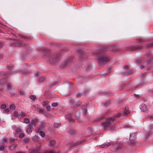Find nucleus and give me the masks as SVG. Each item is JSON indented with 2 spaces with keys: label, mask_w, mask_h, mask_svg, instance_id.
<instances>
[{
  "label": "nucleus",
  "mask_w": 153,
  "mask_h": 153,
  "mask_svg": "<svg viewBox=\"0 0 153 153\" xmlns=\"http://www.w3.org/2000/svg\"><path fill=\"white\" fill-rule=\"evenodd\" d=\"M103 51H102L98 55L99 58L98 61L99 65H102L109 61V58L108 56L104 54H102Z\"/></svg>",
  "instance_id": "f257e3e1"
},
{
  "label": "nucleus",
  "mask_w": 153,
  "mask_h": 153,
  "mask_svg": "<svg viewBox=\"0 0 153 153\" xmlns=\"http://www.w3.org/2000/svg\"><path fill=\"white\" fill-rule=\"evenodd\" d=\"M114 119L113 118H109L106 119L104 122L101 123L102 125L104 127L106 128L109 126L110 125L113 123Z\"/></svg>",
  "instance_id": "f03ea898"
},
{
  "label": "nucleus",
  "mask_w": 153,
  "mask_h": 153,
  "mask_svg": "<svg viewBox=\"0 0 153 153\" xmlns=\"http://www.w3.org/2000/svg\"><path fill=\"white\" fill-rule=\"evenodd\" d=\"M59 58V55L55 54L50 56L48 57V59L50 62L53 63L55 62Z\"/></svg>",
  "instance_id": "7ed1b4c3"
},
{
  "label": "nucleus",
  "mask_w": 153,
  "mask_h": 153,
  "mask_svg": "<svg viewBox=\"0 0 153 153\" xmlns=\"http://www.w3.org/2000/svg\"><path fill=\"white\" fill-rule=\"evenodd\" d=\"M139 107L140 110L143 112H146L148 109L146 105L143 104L141 105Z\"/></svg>",
  "instance_id": "20e7f679"
},
{
  "label": "nucleus",
  "mask_w": 153,
  "mask_h": 153,
  "mask_svg": "<svg viewBox=\"0 0 153 153\" xmlns=\"http://www.w3.org/2000/svg\"><path fill=\"white\" fill-rule=\"evenodd\" d=\"M111 145V143L110 142H108L103 143L100 146V147L101 148H105L110 146Z\"/></svg>",
  "instance_id": "39448f33"
},
{
  "label": "nucleus",
  "mask_w": 153,
  "mask_h": 153,
  "mask_svg": "<svg viewBox=\"0 0 153 153\" xmlns=\"http://www.w3.org/2000/svg\"><path fill=\"white\" fill-rule=\"evenodd\" d=\"M129 113V111L126 108L124 109V111L123 112L121 113L122 114V116H125L128 114Z\"/></svg>",
  "instance_id": "423d86ee"
},
{
  "label": "nucleus",
  "mask_w": 153,
  "mask_h": 153,
  "mask_svg": "<svg viewBox=\"0 0 153 153\" xmlns=\"http://www.w3.org/2000/svg\"><path fill=\"white\" fill-rule=\"evenodd\" d=\"M14 115L16 117H19L20 116V112L16 110L14 112Z\"/></svg>",
  "instance_id": "0eeeda50"
},
{
  "label": "nucleus",
  "mask_w": 153,
  "mask_h": 153,
  "mask_svg": "<svg viewBox=\"0 0 153 153\" xmlns=\"http://www.w3.org/2000/svg\"><path fill=\"white\" fill-rule=\"evenodd\" d=\"M131 49V51L134 50H138L139 49H140L141 48V47L139 46L138 47H135L133 46H131L130 47Z\"/></svg>",
  "instance_id": "6e6552de"
},
{
  "label": "nucleus",
  "mask_w": 153,
  "mask_h": 153,
  "mask_svg": "<svg viewBox=\"0 0 153 153\" xmlns=\"http://www.w3.org/2000/svg\"><path fill=\"white\" fill-rule=\"evenodd\" d=\"M6 79H5L2 80L0 81V86L4 85L6 83Z\"/></svg>",
  "instance_id": "1a4fd4ad"
},
{
  "label": "nucleus",
  "mask_w": 153,
  "mask_h": 153,
  "mask_svg": "<svg viewBox=\"0 0 153 153\" xmlns=\"http://www.w3.org/2000/svg\"><path fill=\"white\" fill-rule=\"evenodd\" d=\"M16 146H17V145L16 144H14L11 146H9V147L10 148V149L11 150H13L14 148H16Z\"/></svg>",
  "instance_id": "9d476101"
},
{
  "label": "nucleus",
  "mask_w": 153,
  "mask_h": 153,
  "mask_svg": "<svg viewBox=\"0 0 153 153\" xmlns=\"http://www.w3.org/2000/svg\"><path fill=\"white\" fill-rule=\"evenodd\" d=\"M120 115L122 116V114L121 113H117L116 114L114 115L113 117H111V118H113L114 119V120L115 118H117Z\"/></svg>",
  "instance_id": "9b49d317"
},
{
  "label": "nucleus",
  "mask_w": 153,
  "mask_h": 153,
  "mask_svg": "<svg viewBox=\"0 0 153 153\" xmlns=\"http://www.w3.org/2000/svg\"><path fill=\"white\" fill-rule=\"evenodd\" d=\"M9 108L10 109L14 110L15 108V107L14 104H12L10 106Z\"/></svg>",
  "instance_id": "f8f14e48"
},
{
  "label": "nucleus",
  "mask_w": 153,
  "mask_h": 153,
  "mask_svg": "<svg viewBox=\"0 0 153 153\" xmlns=\"http://www.w3.org/2000/svg\"><path fill=\"white\" fill-rule=\"evenodd\" d=\"M60 126V124L58 123H55L54 124V126L55 128H58Z\"/></svg>",
  "instance_id": "ddd939ff"
},
{
  "label": "nucleus",
  "mask_w": 153,
  "mask_h": 153,
  "mask_svg": "<svg viewBox=\"0 0 153 153\" xmlns=\"http://www.w3.org/2000/svg\"><path fill=\"white\" fill-rule=\"evenodd\" d=\"M39 134L42 137H44L45 136V135L44 133L42 131H38Z\"/></svg>",
  "instance_id": "4468645a"
},
{
  "label": "nucleus",
  "mask_w": 153,
  "mask_h": 153,
  "mask_svg": "<svg viewBox=\"0 0 153 153\" xmlns=\"http://www.w3.org/2000/svg\"><path fill=\"white\" fill-rule=\"evenodd\" d=\"M29 121L30 120L29 119L26 118L24 119V122L25 123H27L29 122Z\"/></svg>",
  "instance_id": "2eb2a0df"
},
{
  "label": "nucleus",
  "mask_w": 153,
  "mask_h": 153,
  "mask_svg": "<svg viewBox=\"0 0 153 153\" xmlns=\"http://www.w3.org/2000/svg\"><path fill=\"white\" fill-rule=\"evenodd\" d=\"M55 143V141L53 140H51L50 141V144L51 146L54 145Z\"/></svg>",
  "instance_id": "dca6fc26"
},
{
  "label": "nucleus",
  "mask_w": 153,
  "mask_h": 153,
  "mask_svg": "<svg viewBox=\"0 0 153 153\" xmlns=\"http://www.w3.org/2000/svg\"><path fill=\"white\" fill-rule=\"evenodd\" d=\"M36 125L34 124L31 121V123L28 125V126L31 128L34 127H35Z\"/></svg>",
  "instance_id": "f3484780"
},
{
  "label": "nucleus",
  "mask_w": 153,
  "mask_h": 153,
  "mask_svg": "<svg viewBox=\"0 0 153 153\" xmlns=\"http://www.w3.org/2000/svg\"><path fill=\"white\" fill-rule=\"evenodd\" d=\"M58 104L57 102H53L51 104V105L53 107H55L57 106Z\"/></svg>",
  "instance_id": "a211bd4d"
},
{
  "label": "nucleus",
  "mask_w": 153,
  "mask_h": 153,
  "mask_svg": "<svg viewBox=\"0 0 153 153\" xmlns=\"http://www.w3.org/2000/svg\"><path fill=\"white\" fill-rule=\"evenodd\" d=\"M37 119H33L32 121L31 122L34 124L36 125V123L37 121Z\"/></svg>",
  "instance_id": "6ab92c4d"
},
{
  "label": "nucleus",
  "mask_w": 153,
  "mask_h": 153,
  "mask_svg": "<svg viewBox=\"0 0 153 153\" xmlns=\"http://www.w3.org/2000/svg\"><path fill=\"white\" fill-rule=\"evenodd\" d=\"M30 98L33 100H34L36 98V96L35 95H31L30 97Z\"/></svg>",
  "instance_id": "aec40b11"
},
{
  "label": "nucleus",
  "mask_w": 153,
  "mask_h": 153,
  "mask_svg": "<svg viewBox=\"0 0 153 153\" xmlns=\"http://www.w3.org/2000/svg\"><path fill=\"white\" fill-rule=\"evenodd\" d=\"M75 131L74 130H70L69 131V133L70 134H74Z\"/></svg>",
  "instance_id": "412c9836"
},
{
  "label": "nucleus",
  "mask_w": 153,
  "mask_h": 153,
  "mask_svg": "<svg viewBox=\"0 0 153 153\" xmlns=\"http://www.w3.org/2000/svg\"><path fill=\"white\" fill-rule=\"evenodd\" d=\"M12 86L11 85H9L6 87L7 89L8 90H10L11 89Z\"/></svg>",
  "instance_id": "4be33fe9"
},
{
  "label": "nucleus",
  "mask_w": 153,
  "mask_h": 153,
  "mask_svg": "<svg viewBox=\"0 0 153 153\" xmlns=\"http://www.w3.org/2000/svg\"><path fill=\"white\" fill-rule=\"evenodd\" d=\"M25 136V134L24 133H21L19 136V137L20 138H22L23 137H24Z\"/></svg>",
  "instance_id": "5701e85b"
},
{
  "label": "nucleus",
  "mask_w": 153,
  "mask_h": 153,
  "mask_svg": "<svg viewBox=\"0 0 153 153\" xmlns=\"http://www.w3.org/2000/svg\"><path fill=\"white\" fill-rule=\"evenodd\" d=\"M42 104L44 105H46L48 104V101H44L42 102Z\"/></svg>",
  "instance_id": "b1692460"
},
{
  "label": "nucleus",
  "mask_w": 153,
  "mask_h": 153,
  "mask_svg": "<svg viewBox=\"0 0 153 153\" xmlns=\"http://www.w3.org/2000/svg\"><path fill=\"white\" fill-rule=\"evenodd\" d=\"M109 102H107L104 104V105L105 107H107L109 106Z\"/></svg>",
  "instance_id": "393cba45"
},
{
  "label": "nucleus",
  "mask_w": 153,
  "mask_h": 153,
  "mask_svg": "<svg viewBox=\"0 0 153 153\" xmlns=\"http://www.w3.org/2000/svg\"><path fill=\"white\" fill-rule=\"evenodd\" d=\"M45 80V78L43 77H41L39 79V81L40 82H43Z\"/></svg>",
  "instance_id": "a878e982"
},
{
  "label": "nucleus",
  "mask_w": 153,
  "mask_h": 153,
  "mask_svg": "<svg viewBox=\"0 0 153 153\" xmlns=\"http://www.w3.org/2000/svg\"><path fill=\"white\" fill-rule=\"evenodd\" d=\"M8 139L7 138H6L5 137H4L3 139H2V141L3 143H4L5 142H6L7 141V140Z\"/></svg>",
  "instance_id": "bb28decb"
},
{
  "label": "nucleus",
  "mask_w": 153,
  "mask_h": 153,
  "mask_svg": "<svg viewBox=\"0 0 153 153\" xmlns=\"http://www.w3.org/2000/svg\"><path fill=\"white\" fill-rule=\"evenodd\" d=\"M26 113L23 112H20V116L22 117L26 116Z\"/></svg>",
  "instance_id": "cd10ccee"
},
{
  "label": "nucleus",
  "mask_w": 153,
  "mask_h": 153,
  "mask_svg": "<svg viewBox=\"0 0 153 153\" xmlns=\"http://www.w3.org/2000/svg\"><path fill=\"white\" fill-rule=\"evenodd\" d=\"M5 108H6V105H2L1 106V108L2 109H3L4 110Z\"/></svg>",
  "instance_id": "c85d7f7f"
},
{
  "label": "nucleus",
  "mask_w": 153,
  "mask_h": 153,
  "mask_svg": "<svg viewBox=\"0 0 153 153\" xmlns=\"http://www.w3.org/2000/svg\"><path fill=\"white\" fill-rule=\"evenodd\" d=\"M21 131V129L19 128H17L16 130V132L18 133L20 132Z\"/></svg>",
  "instance_id": "c756f323"
},
{
  "label": "nucleus",
  "mask_w": 153,
  "mask_h": 153,
  "mask_svg": "<svg viewBox=\"0 0 153 153\" xmlns=\"http://www.w3.org/2000/svg\"><path fill=\"white\" fill-rule=\"evenodd\" d=\"M46 108L47 111H51V107L49 105H47L46 107Z\"/></svg>",
  "instance_id": "7c9ffc66"
},
{
  "label": "nucleus",
  "mask_w": 153,
  "mask_h": 153,
  "mask_svg": "<svg viewBox=\"0 0 153 153\" xmlns=\"http://www.w3.org/2000/svg\"><path fill=\"white\" fill-rule=\"evenodd\" d=\"M28 153H38L36 152L35 150H31Z\"/></svg>",
  "instance_id": "2f4dec72"
},
{
  "label": "nucleus",
  "mask_w": 153,
  "mask_h": 153,
  "mask_svg": "<svg viewBox=\"0 0 153 153\" xmlns=\"http://www.w3.org/2000/svg\"><path fill=\"white\" fill-rule=\"evenodd\" d=\"M32 130L29 127L27 130V132H32Z\"/></svg>",
  "instance_id": "473e14b6"
},
{
  "label": "nucleus",
  "mask_w": 153,
  "mask_h": 153,
  "mask_svg": "<svg viewBox=\"0 0 153 153\" xmlns=\"http://www.w3.org/2000/svg\"><path fill=\"white\" fill-rule=\"evenodd\" d=\"M103 117H99L98 118H97L96 120L99 121L101 119H103Z\"/></svg>",
  "instance_id": "72a5a7b5"
},
{
  "label": "nucleus",
  "mask_w": 153,
  "mask_h": 153,
  "mask_svg": "<svg viewBox=\"0 0 153 153\" xmlns=\"http://www.w3.org/2000/svg\"><path fill=\"white\" fill-rule=\"evenodd\" d=\"M4 111L6 112H8L9 111V109L8 108H5V109L4 110Z\"/></svg>",
  "instance_id": "f704fd0d"
},
{
  "label": "nucleus",
  "mask_w": 153,
  "mask_h": 153,
  "mask_svg": "<svg viewBox=\"0 0 153 153\" xmlns=\"http://www.w3.org/2000/svg\"><path fill=\"white\" fill-rule=\"evenodd\" d=\"M81 96V94L80 93L78 92L76 94L77 97H80Z\"/></svg>",
  "instance_id": "c9c22d12"
},
{
  "label": "nucleus",
  "mask_w": 153,
  "mask_h": 153,
  "mask_svg": "<svg viewBox=\"0 0 153 153\" xmlns=\"http://www.w3.org/2000/svg\"><path fill=\"white\" fill-rule=\"evenodd\" d=\"M19 93L21 95H23L24 94V93L23 91H20L19 92Z\"/></svg>",
  "instance_id": "e433bc0d"
},
{
  "label": "nucleus",
  "mask_w": 153,
  "mask_h": 153,
  "mask_svg": "<svg viewBox=\"0 0 153 153\" xmlns=\"http://www.w3.org/2000/svg\"><path fill=\"white\" fill-rule=\"evenodd\" d=\"M39 112L40 113H42L43 112V109H40L39 110Z\"/></svg>",
  "instance_id": "4c0bfd02"
},
{
  "label": "nucleus",
  "mask_w": 153,
  "mask_h": 153,
  "mask_svg": "<svg viewBox=\"0 0 153 153\" xmlns=\"http://www.w3.org/2000/svg\"><path fill=\"white\" fill-rule=\"evenodd\" d=\"M4 147L3 146H1L0 147V150H3L4 149Z\"/></svg>",
  "instance_id": "58836bf2"
},
{
  "label": "nucleus",
  "mask_w": 153,
  "mask_h": 153,
  "mask_svg": "<svg viewBox=\"0 0 153 153\" xmlns=\"http://www.w3.org/2000/svg\"><path fill=\"white\" fill-rule=\"evenodd\" d=\"M69 121L71 122H73L74 121V120L73 119L70 118L69 119Z\"/></svg>",
  "instance_id": "ea45409f"
},
{
  "label": "nucleus",
  "mask_w": 153,
  "mask_h": 153,
  "mask_svg": "<svg viewBox=\"0 0 153 153\" xmlns=\"http://www.w3.org/2000/svg\"><path fill=\"white\" fill-rule=\"evenodd\" d=\"M33 139L34 140H36L37 139V138L36 136H34L33 137Z\"/></svg>",
  "instance_id": "a19ab883"
},
{
  "label": "nucleus",
  "mask_w": 153,
  "mask_h": 153,
  "mask_svg": "<svg viewBox=\"0 0 153 153\" xmlns=\"http://www.w3.org/2000/svg\"><path fill=\"white\" fill-rule=\"evenodd\" d=\"M14 140H15V139H11L10 140L9 142L11 143V142H14Z\"/></svg>",
  "instance_id": "79ce46f5"
},
{
  "label": "nucleus",
  "mask_w": 153,
  "mask_h": 153,
  "mask_svg": "<svg viewBox=\"0 0 153 153\" xmlns=\"http://www.w3.org/2000/svg\"><path fill=\"white\" fill-rule=\"evenodd\" d=\"M150 127H151V130H150V131H153V124Z\"/></svg>",
  "instance_id": "37998d69"
},
{
  "label": "nucleus",
  "mask_w": 153,
  "mask_h": 153,
  "mask_svg": "<svg viewBox=\"0 0 153 153\" xmlns=\"http://www.w3.org/2000/svg\"><path fill=\"white\" fill-rule=\"evenodd\" d=\"M87 109H85L84 110V112L85 114L87 113Z\"/></svg>",
  "instance_id": "c03bdc74"
},
{
  "label": "nucleus",
  "mask_w": 153,
  "mask_h": 153,
  "mask_svg": "<svg viewBox=\"0 0 153 153\" xmlns=\"http://www.w3.org/2000/svg\"><path fill=\"white\" fill-rule=\"evenodd\" d=\"M40 72H37L36 74V76H37L38 75H39V74H40Z\"/></svg>",
  "instance_id": "a18cd8bd"
},
{
  "label": "nucleus",
  "mask_w": 153,
  "mask_h": 153,
  "mask_svg": "<svg viewBox=\"0 0 153 153\" xmlns=\"http://www.w3.org/2000/svg\"><path fill=\"white\" fill-rule=\"evenodd\" d=\"M47 153H55V152L53 151H51L48 152Z\"/></svg>",
  "instance_id": "49530a36"
},
{
  "label": "nucleus",
  "mask_w": 153,
  "mask_h": 153,
  "mask_svg": "<svg viewBox=\"0 0 153 153\" xmlns=\"http://www.w3.org/2000/svg\"><path fill=\"white\" fill-rule=\"evenodd\" d=\"M128 68V66L126 65L124 67V68L126 69H127Z\"/></svg>",
  "instance_id": "de8ad7c7"
},
{
  "label": "nucleus",
  "mask_w": 153,
  "mask_h": 153,
  "mask_svg": "<svg viewBox=\"0 0 153 153\" xmlns=\"http://www.w3.org/2000/svg\"><path fill=\"white\" fill-rule=\"evenodd\" d=\"M139 66L141 69L143 68V67L142 65H140Z\"/></svg>",
  "instance_id": "09e8293b"
},
{
  "label": "nucleus",
  "mask_w": 153,
  "mask_h": 153,
  "mask_svg": "<svg viewBox=\"0 0 153 153\" xmlns=\"http://www.w3.org/2000/svg\"><path fill=\"white\" fill-rule=\"evenodd\" d=\"M17 153H24L23 152H17Z\"/></svg>",
  "instance_id": "8fccbe9b"
},
{
  "label": "nucleus",
  "mask_w": 153,
  "mask_h": 153,
  "mask_svg": "<svg viewBox=\"0 0 153 153\" xmlns=\"http://www.w3.org/2000/svg\"><path fill=\"white\" fill-rule=\"evenodd\" d=\"M33 108H35V109H36V106H35L34 105L33 106Z\"/></svg>",
  "instance_id": "3c124183"
},
{
  "label": "nucleus",
  "mask_w": 153,
  "mask_h": 153,
  "mask_svg": "<svg viewBox=\"0 0 153 153\" xmlns=\"http://www.w3.org/2000/svg\"><path fill=\"white\" fill-rule=\"evenodd\" d=\"M1 47V43L0 42V47Z\"/></svg>",
  "instance_id": "603ef678"
},
{
  "label": "nucleus",
  "mask_w": 153,
  "mask_h": 153,
  "mask_svg": "<svg viewBox=\"0 0 153 153\" xmlns=\"http://www.w3.org/2000/svg\"><path fill=\"white\" fill-rule=\"evenodd\" d=\"M140 60H138V61H137V63H140Z\"/></svg>",
  "instance_id": "864d4df0"
},
{
  "label": "nucleus",
  "mask_w": 153,
  "mask_h": 153,
  "mask_svg": "<svg viewBox=\"0 0 153 153\" xmlns=\"http://www.w3.org/2000/svg\"><path fill=\"white\" fill-rule=\"evenodd\" d=\"M22 45L23 46H25L26 45V44H24L23 45Z\"/></svg>",
  "instance_id": "5fc2aeb1"
},
{
  "label": "nucleus",
  "mask_w": 153,
  "mask_h": 153,
  "mask_svg": "<svg viewBox=\"0 0 153 153\" xmlns=\"http://www.w3.org/2000/svg\"><path fill=\"white\" fill-rule=\"evenodd\" d=\"M80 58H82V57L81 56H80Z\"/></svg>",
  "instance_id": "6e6d98bb"
},
{
  "label": "nucleus",
  "mask_w": 153,
  "mask_h": 153,
  "mask_svg": "<svg viewBox=\"0 0 153 153\" xmlns=\"http://www.w3.org/2000/svg\"><path fill=\"white\" fill-rule=\"evenodd\" d=\"M79 104H80V102H79Z\"/></svg>",
  "instance_id": "4d7b16f0"
}]
</instances>
